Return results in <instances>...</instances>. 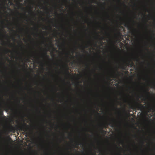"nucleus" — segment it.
<instances>
[{"mask_svg": "<svg viewBox=\"0 0 155 155\" xmlns=\"http://www.w3.org/2000/svg\"><path fill=\"white\" fill-rule=\"evenodd\" d=\"M19 66H21L20 65V64H19Z\"/></svg>", "mask_w": 155, "mask_h": 155, "instance_id": "obj_39", "label": "nucleus"}, {"mask_svg": "<svg viewBox=\"0 0 155 155\" xmlns=\"http://www.w3.org/2000/svg\"><path fill=\"white\" fill-rule=\"evenodd\" d=\"M117 123L115 120L114 119H112V121L110 122V125L111 127H113L117 125Z\"/></svg>", "mask_w": 155, "mask_h": 155, "instance_id": "obj_4", "label": "nucleus"}, {"mask_svg": "<svg viewBox=\"0 0 155 155\" xmlns=\"http://www.w3.org/2000/svg\"><path fill=\"white\" fill-rule=\"evenodd\" d=\"M31 57H33V56H31Z\"/></svg>", "mask_w": 155, "mask_h": 155, "instance_id": "obj_38", "label": "nucleus"}, {"mask_svg": "<svg viewBox=\"0 0 155 155\" xmlns=\"http://www.w3.org/2000/svg\"><path fill=\"white\" fill-rule=\"evenodd\" d=\"M142 144L143 145L144 143V142L143 141H142Z\"/></svg>", "mask_w": 155, "mask_h": 155, "instance_id": "obj_23", "label": "nucleus"}, {"mask_svg": "<svg viewBox=\"0 0 155 155\" xmlns=\"http://www.w3.org/2000/svg\"><path fill=\"white\" fill-rule=\"evenodd\" d=\"M42 38H43L45 39V38L44 36H42Z\"/></svg>", "mask_w": 155, "mask_h": 155, "instance_id": "obj_29", "label": "nucleus"}, {"mask_svg": "<svg viewBox=\"0 0 155 155\" xmlns=\"http://www.w3.org/2000/svg\"><path fill=\"white\" fill-rule=\"evenodd\" d=\"M63 1L64 2H67V0H63Z\"/></svg>", "mask_w": 155, "mask_h": 155, "instance_id": "obj_22", "label": "nucleus"}, {"mask_svg": "<svg viewBox=\"0 0 155 155\" xmlns=\"http://www.w3.org/2000/svg\"><path fill=\"white\" fill-rule=\"evenodd\" d=\"M108 17H109V15H108Z\"/></svg>", "mask_w": 155, "mask_h": 155, "instance_id": "obj_44", "label": "nucleus"}, {"mask_svg": "<svg viewBox=\"0 0 155 155\" xmlns=\"http://www.w3.org/2000/svg\"><path fill=\"white\" fill-rule=\"evenodd\" d=\"M119 2H120V0H119Z\"/></svg>", "mask_w": 155, "mask_h": 155, "instance_id": "obj_42", "label": "nucleus"}, {"mask_svg": "<svg viewBox=\"0 0 155 155\" xmlns=\"http://www.w3.org/2000/svg\"><path fill=\"white\" fill-rule=\"evenodd\" d=\"M124 63L125 64V66L122 65L120 67L121 69L124 70H126V67L127 66H130L131 67H132L134 65L133 62L130 59H127V60H124Z\"/></svg>", "mask_w": 155, "mask_h": 155, "instance_id": "obj_1", "label": "nucleus"}, {"mask_svg": "<svg viewBox=\"0 0 155 155\" xmlns=\"http://www.w3.org/2000/svg\"><path fill=\"white\" fill-rule=\"evenodd\" d=\"M134 137H136V136L135 135H134Z\"/></svg>", "mask_w": 155, "mask_h": 155, "instance_id": "obj_37", "label": "nucleus"}, {"mask_svg": "<svg viewBox=\"0 0 155 155\" xmlns=\"http://www.w3.org/2000/svg\"><path fill=\"white\" fill-rule=\"evenodd\" d=\"M48 15L49 16L50 14L49 12H48Z\"/></svg>", "mask_w": 155, "mask_h": 155, "instance_id": "obj_28", "label": "nucleus"}, {"mask_svg": "<svg viewBox=\"0 0 155 155\" xmlns=\"http://www.w3.org/2000/svg\"><path fill=\"white\" fill-rule=\"evenodd\" d=\"M133 106H132L131 107V108H133Z\"/></svg>", "mask_w": 155, "mask_h": 155, "instance_id": "obj_32", "label": "nucleus"}, {"mask_svg": "<svg viewBox=\"0 0 155 155\" xmlns=\"http://www.w3.org/2000/svg\"><path fill=\"white\" fill-rule=\"evenodd\" d=\"M134 107L137 108V109L140 110H142L144 107L143 105L141 104L140 103H137L136 105Z\"/></svg>", "mask_w": 155, "mask_h": 155, "instance_id": "obj_3", "label": "nucleus"}, {"mask_svg": "<svg viewBox=\"0 0 155 155\" xmlns=\"http://www.w3.org/2000/svg\"><path fill=\"white\" fill-rule=\"evenodd\" d=\"M3 8H4V10H5V9H6V7H5V6L4 5H3Z\"/></svg>", "mask_w": 155, "mask_h": 155, "instance_id": "obj_16", "label": "nucleus"}, {"mask_svg": "<svg viewBox=\"0 0 155 155\" xmlns=\"http://www.w3.org/2000/svg\"><path fill=\"white\" fill-rule=\"evenodd\" d=\"M76 146H77L78 145H80V144H79V142H76Z\"/></svg>", "mask_w": 155, "mask_h": 155, "instance_id": "obj_12", "label": "nucleus"}, {"mask_svg": "<svg viewBox=\"0 0 155 155\" xmlns=\"http://www.w3.org/2000/svg\"><path fill=\"white\" fill-rule=\"evenodd\" d=\"M114 74H115V72H114Z\"/></svg>", "mask_w": 155, "mask_h": 155, "instance_id": "obj_35", "label": "nucleus"}, {"mask_svg": "<svg viewBox=\"0 0 155 155\" xmlns=\"http://www.w3.org/2000/svg\"><path fill=\"white\" fill-rule=\"evenodd\" d=\"M154 62H155V59L154 60Z\"/></svg>", "mask_w": 155, "mask_h": 155, "instance_id": "obj_36", "label": "nucleus"}, {"mask_svg": "<svg viewBox=\"0 0 155 155\" xmlns=\"http://www.w3.org/2000/svg\"><path fill=\"white\" fill-rule=\"evenodd\" d=\"M30 13L31 14H32V15H33L34 14V13L33 12H32V11L31 10V9L30 10Z\"/></svg>", "mask_w": 155, "mask_h": 155, "instance_id": "obj_14", "label": "nucleus"}, {"mask_svg": "<svg viewBox=\"0 0 155 155\" xmlns=\"http://www.w3.org/2000/svg\"><path fill=\"white\" fill-rule=\"evenodd\" d=\"M104 38L103 37H102L101 38V40H102V39H103Z\"/></svg>", "mask_w": 155, "mask_h": 155, "instance_id": "obj_30", "label": "nucleus"}, {"mask_svg": "<svg viewBox=\"0 0 155 155\" xmlns=\"http://www.w3.org/2000/svg\"><path fill=\"white\" fill-rule=\"evenodd\" d=\"M149 91V89L147 88V90L145 91V92H146L147 94H149V92H148Z\"/></svg>", "mask_w": 155, "mask_h": 155, "instance_id": "obj_11", "label": "nucleus"}, {"mask_svg": "<svg viewBox=\"0 0 155 155\" xmlns=\"http://www.w3.org/2000/svg\"><path fill=\"white\" fill-rule=\"evenodd\" d=\"M151 87L155 89V84H153V85Z\"/></svg>", "mask_w": 155, "mask_h": 155, "instance_id": "obj_13", "label": "nucleus"}, {"mask_svg": "<svg viewBox=\"0 0 155 155\" xmlns=\"http://www.w3.org/2000/svg\"><path fill=\"white\" fill-rule=\"evenodd\" d=\"M107 34L108 35H109V34Z\"/></svg>", "mask_w": 155, "mask_h": 155, "instance_id": "obj_43", "label": "nucleus"}, {"mask_svg": "<svg viewBox=\"0 0 155 155\" xmlns=\"http://www.w3.org/2000/svg\"><path fill=\"white\" fill-rule=\"evenodd\" d=\"M13 40L14 41L15 40V38H14L13 37Z\"/></svg>", "mask_w": 155, "mask_h": 155, "instance_id": "obj_21", "label": "nucleus"}, {"mask_svg": "<svg viewBox=\"0 0 155 155\" xmlns=\"http://www.w3.org/2000/svg\"><path fill=\"white\" fill-rule=\"evenodd\" d=\"M12 128H13V127H12Z\"/></svg>", "mask_w": 155, "mask_h": 155, "instance_id": "obj_41", "label": "nucleus"}, {"mask_svg": "<svg viewBox=\"0 0 155 155\" xmlns=\"http://www.w3.org/2000/svg\"><path fill=\"white\" fill-rule=\"evenodd\" d=\"M104 127H106V125H104Z\"/></svg>", "mask_w": 155, "mask_h": 155, "instance_id": "obj_24", "label": "nucleus"}, {"mask_svg": "<svg viewBox=\"0 0 155 155\" xmlns=\"http://www.w3.org/2000/svg\"><path fill=\"white\" fill-rule=\"evenodd\" d=\"M0 34H1V35H2V36H4L3 35H2V33H1V32H0Z\"/></svg>", "mask_w": 155, "mask_h": 155, "instance_id": "obj_20", "label": "nucleus"}, {"mask_svg": "<svg viewBox=\"0 0 155 155\" xmlns=\"http://www.w3.org/2000/svg\"><path fill=\"white\" fill-rule=\"evenodd\" d=\"M19 1H20V2H21L23 0H19Z\"/></svg>", "mask_w": 155, "mask_h": 155, "instance_id": "obj_25", "label": "nucleus"}, {"mask_svg": "<svg viewBox=\"0 0 155 155\" xmlns=\"http://www.w3.org/2000/svg\"><path fill=\"white\" fill-rule=\"evenodd\" d=\"M8 43L10 45H12V44L9 41L8 42Z\"/></svg>", "mask_w": 155, "mask_h": 155, "instance_id": "obj_19", "label": "nucleus"}, {"mask_svg": "<svg viewBox=\"0 0 155 155\" xmlns=\"http://www.w3.org/2000/svg\"><path fill=\"white\" fill-rule=\"evenodd\" d=\"M66 67H67V68L68 67V65L67 64L66 65Z\"/></svg>", "mask_w": 155, "mask_h": 155, "instance_id": "obj_26", "label": "nucleus"}, {"mask_svg": "<svg viewBox=\"0 0 155 155\" xmlns=\"http://www.w3.org/2000/svg\"><path fill=\"white\" fill-rule=\"evenodd\" d=\"M6 2V0H5V2L4 4H5V3Z\"/></svg>", "mask_w": 155, "mask_h": 155, "instance_id": "obj_27", "label": "nucleus"}, {"mask_svg": "<svg viewBox=\"0 0 155 155\" xmlns=\"http://www.w3.org/2000/svg\"><path fill=\"white\" fill-rule=\"evenodd\" d=\"M136 60L137 61H139V59H138V58H136Z\"/></svg>", "mask_w": 155, "mask_h": 155, "instance_id": "obj_17", "label": "nucleus"}, {"mask_svg": "<svg viewBox=\"0 0 155 155\" xmlns=\"http://www.w3.org/2000/svg\"><path fill=\"white\" fill-rule=\"evenodd\" d=\"M14 5L13 2H11L10 3V5Z\"/></svg>", "mask_w": 155, "mask_h": 155, "instance_id": "obj_15", "label": "nucleus"}, {"mask_svg": "<svg viewBox=\"0 0 155 155\" xmlns=\"http://www.w3.org/2000/svg\"><path fill=\"white\" fill-rule=\"evenodd\" d=\"M47 50H46L45 51V53L42 55V57H46L49 60H50L51 59L49 58V56L48 55H47Z\"/></svg>", "mask_w": 155, "mask_h": 155, "instance_id": "obj_6", "label": "nucleus"}, {"mask_svg": "<svg viewBox=\"0 0 155 155\" xmlns=\"http://www.w3.org/2000/svg\"><path fill=\"white\" fill-rule=\"evenodd\" d=\"M8 9L9 10H10V9L9 8H8Z\"/></svg>", "mask_w": 155, "mask_h": 155, "instance_id": "obj_34", "label": "nucleus"}, {"mask_svg": "<svg viewBox=\"0 0 155 155\" xmlns=\"http://www.w3.org/2000/svg\"><path fill=\"white\" fill-rule=\"evenodd\" d=\"M29 57L25 59V60H26V61L27 62H30V61L29 59Z\"/></svg>", "mask_w": 155, "mask_h": 155, "instance_id": "obj_10", "label": "nucleus"}, {"mask_svg": "<svg viewBox=\"0 0 155 155\" xmlns=\"http://www.w3.org/2000/svg\"><path fill=\"white\" fill-rule=\"evenodd\" d=\"M17 128L20 131L27 132L29 129V126L28 125L26 124L25 123H24L23 124H21L20 125L18 126Z\"/></svg>", "mask_w": 155, "mask_h": 155, "instance_id": "obj_2", "label": "nucleus"}, {"mask_svg": "<svg viewBox=\"0 0 155 155\" xmlns=\"http://www.w3.org/2000/svg\"><path fill=\"white\" fill-rule=\"evenodd\" d=\"M117 34L118 35V36L119 37H122V35L121 34V33L119 31V30H117Z\"/></svg>", "mask_w": 155, "mask_h": 155, "instance_id": "obj_8", "label": "nucleus"}, {"mask_svg": "<svg viewBox=\"0 0 155 155\" xmlns=\"http://www.w3.org/2000/svg\"><path fill=\"white\" fill-rule=\"evenodd\" d=\"M149 109L150 110H153L155 111V107H151L150 106H149L148 107Z\"/></svg>", "mask_w": 155, "mask_h": 155, "instance_id": "obj_7", "label": "nucleus"}, {"mask_svg": "<svg viewBox=\"0 0 155 155\" xmlns=\"http://www.w3.org/2000/svg\"><path fill=\"white\" fill-rule=\"evenodd\" d=\"M5 51L6 54L8 52H11V51L8 49H6L5 50Z\"/></svg>", "mask_w": 155, "mask_h": 155, "instance_id": "obj_9", "label": "nucleus"}, {"mask_svg": "<svg viewBox=\"0 0 155 155\" xmlns=\"http://www.w3.org/2000/svg\"><path fill=\"white\" fill-rule=\"evenodd\" d=\"M66 72L67 73H68V69H67L66 70Z\"/></svg>", "mask_w": 155, "mask_h": 155, "instance_id": "obj_18", "label": "nucleus"}, {"mask_svg": "<svg viewBox=\"0 0 155 155\" xmlns=\"http://www.w3.org/2000/svg\"><path fill=\"white\" fill-rule=\"evenodd\" d=\"M124 6H125V7H126V6L125 5V4H124Z\"/></svg>", "mask_w": 155, "mask_h": 155, "instance_id": "obj_33", "label": "nucleus"}, {"mask_svg": "<svg viewBox=\"0 0 155 155\" xmlns=\"http://www.w3.org/2000/svg\"><path fill=\"white\" fill-rule=\"evenodd\" d=\"M125 26H126V27H128V30H131L132 29H133V30L132 31V34H133L134 33V31L135 30V29L133 27H132V26L129 25L128 23H127L126 24H125Z\"/></svg>", "mask_w": 155, "mask_h": 155, "instance_id": "obj_5", "label": "nucleus"}, {"mask_svg": "<svg viewBox=\"0 0 155 155\" xmlns=\"http://www.w3.org/2000/svg\"><path fill=\"white\" fill-rule=\"evenodd\" d=\"M2 115H3V114H2Z\"/></svg>", "mask_w": 155, "mask_h": 155, "instance_id": "obj_45", "label": "nucleus"}, {"mask_svg": "<svg viewBox=\"0 0 155 155\" xmlns=\"http://www.w3.org/2000/svg\"><path fill=\"white\" fill-rule=\"evenodd\" d=\"M67 56L68 57V54H67Z\"/></svg>", "mask_w": 155, "mask_h": 155, "instance_id": "obj_31", "label": "nucleus"}, {"mask_svg": "<svg viewBox=\"0 0 155 155\" xmlns=\"http://www.w3.org/2000/svg\"><path fill=\"white\" fill-rule=\"evenodd\" d=\"M31 22H33V21H31Z\"/></svg>", "mask_w": 155, "mask_h": 155, "instance_id": "obj_40", "label": "nucleus"}]
</instances>
